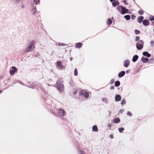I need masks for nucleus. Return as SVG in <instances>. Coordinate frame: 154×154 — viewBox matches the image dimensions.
<instances>
[{
	"instance_id": "36",
	"label": "nucleus",
	"mask_w": 154,
	"mask_h": 154,
	"mask_svg": "<svg viewBox=\"0 0 154 154\" xmlns=\"http://www.w3.org/2000/svg\"><path fill=\"white\" fill-rule=\"evenodd\" d=\"M136 16H135V15H131V18L132 19H134V18H135V17H136Z\"/></svg>"
},
{
	"instance_id": "14",
	"label": "nucleus",
	"mask_w": 154,
	"mask_h": 154,
	"mask_svg": "<svg viewBox=\"0 0 154 154\" xmlns=\"http://www.w3.org/2000/svg\"><path fill=\"white\" fill-rule=\"evenodd\" d=\"M121 97L119 95H117L115 97V100L116 101H119L120 100Z\"/></svg>"
},
{
	"instance_id": "19",
	"label": "nucleus",
	"mask_w": 154,
	"mask_h": 154,
	"mask_svg": "<svg viewBox=\"0 0 154 154\" xmlns=\"http://www.w3.org/2000/svg\"><path fill=\"white\" fill-rule=\"evenodd\" d=\"M120 85V82L119 81H116L115 82V85L116 87L119 86Z\"/></svg>"
},
{
	"instance_id": "33",
	"label": "nucleus",
	"mask_w": 154,
	"mask_h": 154,
	"mask_svg": "<svg viewBox=\"0 0 154 154\" xmlns=\"http://www.w3.org/2000/svg\"><path fill=\"white\" fill-rule=\"evenodd\" d=\"M144 17L143 16H140L138 17L137 19H143Z\"/></svg>"
},
{
	"instance_id": "32",
	"label": "nucleus",
	"mask_w": 154,
	"mask_h": 154,
	"mask_svg": "<svg viewBox=\"0 0 154 154\" xmlns=\"http://www.w3.org/2000/svg\"><path fill=\"white\" fill-rule=\"evenodd\" d=\"M32 11H33V13L34 14H35L36 11V8H34L33 9V10H32Z\"/></svg>"
},
{
	"instance_id": "34",
	"label": "nucleus",
	"mask_w": 154,
	"mask_h": 154,
	"mask_svg": "<svg viewBox=\"0 0 154 154\" xmlns=\"http://www.w3.org/2000/svg\"><path fill=\"white\" fill-rule=\"evenodd\" d=\"M140 39V37L139 36L136 37V41H137Z\"/></svg>"
},
{
	"instance_id": "27",
	"label": "nucleus",
	"mask_w": 154,
	"mask_h": 154,
	"mask_svg": "<svg viewBox=\"0 0 154 154\" xmlns=\"http://www.w3.org/2000/svg\"><path fill=\"white\" fill-rule=\"evenodd\" d=\"M34 2H35V4L36 5L38 3L39 0H34Z\"/></svg>"
},
{
	"instance_id": "38",
	"label": "nucleus",
	"mask_w": 154,
	"mask_h": 154,
	"mask_svg": "<svg viewBox=\"0 0 154 154\" xmlns=\"http://www.w3.org/2000/svg\"><path fill=\"white\" fill-rule=\"evenodd\" d=\"M124 111V110L123 109H121L120 110L119 112H120L121 113H122Z\"/></svg>"
},
{
	"instance_id": "18",
	"label": "nucleus",
	"mask_w": 154,
	"mask_h": 154,
	"mask_svg": "<svg viewBox=\"0 0 154 154\" xmlns=\"http://www.w3.org/2000/svg\"><path fill=\"white\" fill-rule=\"evenodd\" d=\"M92 130L93 131L97 132L98 131V128L96 125H94L93 127Z\"/></svg>"
},
{
	"instance_id": "43",
	"label": "nucleus",
	"mask_w": 154,
	"mask_h": 154,
	"mask_svg": "<svg viewBox=\"0 0 154 154\" xmlns=\"http://www.w3.org/2000/svg\"><path fill=\"white\" fill-rule=\"evenodd\" d=\"M110 137L111 138H113V137H112V136H110Z\"/></svg>"
},
{
	"instance_id": "1",
	"label": "nucleus",
	"mask_w": 154,
	"mask_h": 154,
	"mask_svg": "<svg viewBox=\"0 0 154 154\" xmlns=\"http://www.w3.org/2000/svg\"><path fill=\"white\" fill-rule=\"evenodd\" d=\"M35 43L33 42H31L29 45L26 48L25 52L28 53L32 51L35 48Z\"/></svg>"
},
{
	"instance_id": "39",
	"label": "nucleus",
	"mask_w": 154,
	"mask_h": 154,
	"mask_svg": "<svg viewBox=\"0 0 154 154\" xmlns=\"http://www.w3.org/2000/svg\"><path fill=\"white\" fill-rule=\"evenodd\" d=\"M2 92V91L0 90V94Z\"/></svg>"
},
{
	"instance_id": "8",
	"label": "nucleus",
	"mask_w": 154,
	"mask_h": 154,
	"mask_svg": "<svg viewBox=\"0 0 154 154\" xmlns=\"http://www.w3.org/2000/svg\"><path fill=\"white\" fill-rule=\"evenodd\" d=\"M57 66L60 69H65V67L64 66H62V63L60 61H58L57 63Z\"/></svg>"
},
{
	"instance_id": "2",
	"label": "nucleus",
	"mask_w": 154,
	"mask_h": 154,
	"mask_svg": "<svg viewBox=\"0 0 154 154\" xmlns=\"http://www.w3.org/2000/svg\"><path fill=\"white\" fill-rule=\"evenodd\" d=\"M57 87L59 91H63L64 90V87L62 82L58 81L57 82Z\"/></svg>"
},
{
	"instance_id": "44",
	"label": "nucleus",
	"mask_w": 154,
	"mask_h": 154,
	"mask_svg": "<svg viewBox=\"0 0 154 154\" xmlns=\"http://www.w3.org/2000/svg\"><path fill=\"white\" fill-rule=\"evenodd\" d=\"M58 45H59V46H60V44H58Z\"/></svg>"
},
{
	"instance_id": "12",
	"label": "nucleus",
	"mask_w": 154,
	"mask_h": 154,
	"mask_svg": "<svg viewBox=\"0 0 154 154\" xmlns=\"http://www.w3.org/2000/svg\"><path fill=\"white\" fill-rule=\"evenodd\" d=\"M82 94H84V97L85 98H87L89 96L88 93L85 92L84 91H82Z\"/></svg>"
},
{
	"instance_id": "41",
	"label": "nucleus",
	"mask_w": 154,
	"mask_h": 154,
	"mask_svg": "<svg viewBox=\"0 0 154 154\" xmlns=\"http://www.w3.org/2000/svg\"><path fill=\"white\" fill-rule=\"evenodd\" d=\"M128 70L126 71V72L127 73H128Z\"/></svg>"
},
{
	"instance_id": "25",
	"label": "nucleus",
	"mask_w": 154,
	"mask_h": 154,
	"mask_svg": "<svg viewBox=\"0 0 154 154\" xmlns=\"http://www.w3.org/2000/svg\"><path fill=\"white\" fill-rule=\"evenodd\" d=\"M74 74L76 76L77 75L78 73H77V69H75L74 70Z\"/></svg>"
},
{
	"instance_id": "26",
	"label": "nucleus",
	"mask_w": 154,
	"mask_h": 154,
	"mask_svg": "<svg viewBox=\"0 0 154 154\" xmlns=\"http://www.w3.org/2000/svg\"><path fill=\"white\" fill-rule=\"evenodd\" d=\"M135 32L136 34H138L140 33V31L137 30H135Z\"/></svg>"
},
{
	"instance_id": "15",
	"label": "nucleus",
	"mask_w": 154,
	"mask_h": 154,
	"mask_svg": "<svg viewBox=\"0 0 154 154\" xmlns=\"http://www.w3.org/2000/svg\"><path fill=\"white\" fill-rule=\"evenodd\" d=\"M125 72L123 71L121 72H120L118 74V76L119 77H122L124 75H125Z\"/></svg>"
},
{
	"instance_id": "7",
	"label": "nucleus",
	"mask_w": 154,
	"mask_h": 154,
	"mask_svg": "<svg viewBox=\"0 0 154 154\" xmlns=\"http://www.w3.org/2000/svg\"><path fill=\"white\" fill-rule=\"evenodd\" d=\"M122 13V14H125L128 12V10L123 6L121 7Z\"/></svg>"
},
{
	"instance_id": "24",
	"label": "nucleus",
	"mask_w": 154,
	"mask_h": 154,
	"mask_svg": "<svg viewBox=\"0 0 154 154\" xmlns=\"http://www.w3.org/2000/svg\"><path fill=\"white\" fill-rule=\"evenodd\" d=\"M82 45V44L81 43H78L76 44V46L77 47H81Z\"/></svg>"
},
{
	"instance_id": "10",
	"label": "nucleus",
	"mask_w": 154,
	"mask_h": 154,
	"mask_svg": "<svg viewBox=\"0 0 154 154\" xmlns=\"http://www.w3.org/2000/svg\"><path fill=\"white\" fill-rule=\"evenodd\" d=\"M142 62L144 63H146L148 60V59L147 58H145L143 57H142L141 58Z\"/></svg>"
},
{
	"instance_id": "23",
	"label": "nucleus",
	"mask_w": 154,
	"mask_h": 154,
	"mask_svg": "<svg viewBox=\"0 0 154 154\" xmlns=\"http://www.w3.org/2000/svg\"><path fill=\"white\" fill-rule=\"evenodd\" d=\"M112 23L111 20H108L107 21V23L108 25H110Z\"/></svg>"
},
{
	"instance_id": "21",
	"label": "nucleus",
	"mask_w": 154,
	"mask_h": 154,
	"mask_svg": "<svg viewBox=\"0 0 154 154\" xmlns=\"http://www.w3.org/2000/svg\"><path fill=\"white\" fill-rule=\"evenodd\" d=\"M124 17L126 19H130V16L129 15H125Z\"/></svg>"
},
{
	"instance_id": "40",
	"label": "nucleus",
	"mask_w": 154,
	"mask_h": 154,
	"mask_svg": "<svg viewBox=\"0 0 154 154\" xmlns=\"http://www.w3.org/2000/svg\"><path fill=\"white\" fill-rule=\"evenodd\" d=\"M115 1L114 0H110V1L111 2H112V1Z\"/></svg>"
},
{
	"instance_id": "4",
	"label": "nucleus",
	"mask_w": 154,
	"mask_h": 154,
	"mask_svg": "<svg viewBox=\"0 0 154 154\" xmlns=\"http://www.w3.org/2000/svg\"><path fill=\"white\" fill-rule=\"evenodd\" d=\"M17 70V69L15 66H12L10 70V73L11 75H13Z\"/></svg>"
},
{
	"instance_id": "9",
	"label": "nucleus",
	"mask_w": 154,
	"mask_h": 154,
	"mask_svg": "<svg viewBox=\"0 0 154 154\" xmlns=\"http://www.w3.org/2000/svg\"><path fill=\"white\" fill-rule=\"evenodd\" d=\"M119 4V3L117 1L115 0L112 2V6L114 7H116V6L118 5Z\"/></svg>"
},
{
	"instance_id": "5",
	"label": "nucleus",
	"mask_w": 154,
	"mask_h": 154,
	"mask_svg": "<svg viewBox=\"0 0 154 154\" xmlns=\"http://www.w3.org/2000/svg\"><path fill=\"white\" fill-rule=\"evenodd\" d=\"M143 21V23L145 26H147L149 25V21L148 20H138V22L141 23Z\"/></svg>"
},
{
	"instance_id": "11",
	"label": "nucleus",
	"mask_w": 154,
	"mask_h": 154,
	"mask_svg": "<svg viewBox=\"0 0 154 154\" xmlns=\"http://www.w3.org/2000/svg\"><path fill=\"white\" fill-rule=\"evenodd\" d=\"M143 56H146L147 57H150L151 56V55L146 51L143 52Z\"/></svg>"
},
{
	"instance_id": "45",
	"label": "nucleus",
	"mask_w": 154,
	"mask_h": 154,
	"mask_svg": "<svg viewBox=\"0 0 154 154\" xmlns=\"http://www.w3.org/2000/svg\"><path fill=\"white\" fill-rule=\"evenodd\" d=\"M153 31H154V29H153Z\"/></svg>"
},
{
	"instance_id": "6",
	"label": "nucleus",
	"mask_w": 154,
	"mask_h": 154,
	"mask_svg": "<svg viewBox=\"0 0 154 154\" xmlns=\"http://www.w3.org/2000/svg\"><path fill=\"white\" fill-rule=\"evenodd\" d=\"M58 115L61 116H64L65 112L62 109H58L57 110Z\"/></svg>"
},
{
	"instance_id": "37",
	"label": "nucleus",
	"mask_w": 154,
	"mask_h": 154,
	"mask_svg": "<svg viewBox=\"0 0 154 154\" xmlns=\"http://www.w3.org/2000/svg\"><path fill=\"white\" fill-rule=\"evenodd\" d=\"M124 3V4L127 5H128V3L126 1V0H124L123 1Z\"/></svg>"
},
{
	"instance_id": "31",
	"label": "nucleus",
	"mask_w": 154,
	"mask_h": 154,
	"mask_svg": "<svg viewBox=\"0 0 154 154\" xmlns=\"http://www.w3.org/2000/svg\"><path fill=\"white\" fill-rule=\"evenodd\" d=\"M102 100L103 101H105V102H107V98H103L102 99Z\"/></svg>"
},
{
	"instance_id": "20",
	"label": "nucleus",
	"mask_w": 154,
	"mask_h": 154,
	"mask_svg": "<svg viewBox=\"0 0 154 154\" xmlns=\"http://www.w3.org/2000/svg\"><path fill=\"white\" fill-rule=\"evenodd\" d=\"M149 46L150 47H152L154 45V42L152 41H151L149 43Z\"/></svg>"
},
{
	"instance_id": "42",
	"label": "nucleus",
	"mask_w": 154,
	"mask_h": 154,
	"mask_svg": "<svg viewBox=\"0 0 154 154\" xmlns=\"http://www.w3.org/2000/svg\"><path fill=\"white\" fill-rule=\"evenodd\" d=\"M113 88H114V87H111V89H113Z\"/></svg>"
},
{
	"instance_id": "30",
	"label": "nucleus",
	"mask_w": 154,
	"mask_h": 154,
	"mask_svg": "<svg viewBox=\"0 0 154 154\" xmlns=\"http://www.w3.org/2000/svg\"><path fill=\"white\" fill-rule=\"evenodd\" d=\"M138 13L142 15L143 14V11L140 10L139 11Z\"/></svg>"
},
{
	"instance_id": "28",
	"label": "nucleus",
	"mask_w": 154,
	"mask_h": 154,
	"mask_svg": "<svg viewBox=\"0 0 154 154\" xmlns=\"http://www.w3.org/2000/svg\"><path fill=\"white\" fill-rule=\"evenodd\" d=\"M126 101L125 99H123L121 102L122 104H125V103Z\"/></svg>"
},
{
	"instance_id": "35",
	"label": "nucleus",
	"mask_w": 154,
	"mask_h": 154,
	"mask_svg": "<svg viewBox=\"0 0 154 154\" xmlns=\"http://www.w3.org/2000/svg\"><path fill=\"white\" fill-rule=\"evenodd\" d=\"M127 115H130V116H131L132 115V114L131 112H128L127 113Z\"/></svg>"
},
{
	"instance_id": "3",
	"label": "nucleus",
	"mask_w": 154,
	"mask_h": 154,
	"mask_svg": "<svg viewBox=\"0 0 154 154\" xmlns=\"http://www.w3.org/2000/svg\"><path fill=\"white\" fill-rule=\"evenodd\" d=\"M143 40H140L136 43L137 48L138 50L141 49L143 47Z\"/></svg>"
},
{
	"instance_id": "22",
	"label": "nucleus",
	"mask_w": 154,
	"mask_h": 154,
	"mask_svg": "<svg viewBox=\"0 0 154 154\" xmlns=\"http://www.w3.org/2000/svg\"><path fill=\"white\" fill-rule=\"evenodd\" d=\"M119 132L120 133L124 130V129L123 128H120L118 129Z\"/></svg>"
},
{
	"instance_id": "29",
	"label": "nucleus",
	"mask_w": 154,
	"mask_h": 154,
	"mask_svg": "<svg viewBox=\"0 0 154 154\" xmlns=\"http://www.w3.org/2000/svg\"><path fill=\"white\" fill-rule=\"evenodd\" d=\"M149 19H154V17L152 16H149Z\"/></svg>"
},
{
	"instance_id": "16",
	"label": "nucleus",
	"mask_w": 154,
	"mask_h": 154,
	"mask_svg": "<svg viewBox=\"0 0 154 154\" xmlns=\"http://www.w3.org/2000/svg\"><path fill=\"white\" fill-rule=\"evenodd\" d=\"M138 56L137 55H135L134 56L132 59V61L133 62H135L137 59Z\"/></svg>"
},
{
	"instance_id": "17",
	"label": "nucleus",
	"mask_w": 154,
	"mask_h": 154,
	"mask_svg": "<svg viewBox=\"0 0 154 154\" xmlns=\"http://www.w3.org/2000/svg\"><path fill=\"white\" fill-rule=\"evenodd\" d=\"M120 121V119L119 118H117L115 119L113 121V122L115 123H117Z\"/></svg>"
},
{
	"instance_id": "13",
	"label": "nucleus",
	"mask_w": 154,
	"mask_h": 154,
	"mask_svg": "<svg viewBox=\"0 0 154 154\" xmlns=\"http://www.w3.org/2000/svg\"><path fill=\"white\" fill-rule=\"evenodd\" d=\"M129 61L128 60H125L124 62V66L125 67H127L128 66L129 64Z\"/></svg>"
}]
</instances>
